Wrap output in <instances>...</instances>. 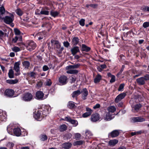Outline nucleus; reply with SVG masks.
<instances>
[{"instance_id":"9","label":"nucleus","mask_w":149,"mask_h":149,"mask_svg":"<svg viewBox=\"0 0 149 149\" xmlns=\"http://www.w3.org/2000/svg\"><path fill=\"white\" fill-rule=\"evenodd\" d=\"M126 95V94L125 93H123L119 94L116 97L115 100V102L118 103L121 100L123 99Z\"/></svg>"},{"instance_id":"39","label":"nucleus","mask_w":149,"mask_h":149,"mask_svg":"<svg viewBox=\"0 0 149 149\" xmlns=\"http://www.w3.org/2000/svg\"><path fill=\"white\" fill-rule=\"evenodd\" d=\"M59 14V13L57 11H53L52 10L50 12L51 15L53 17H55L57 16Z\"/></svg>"},{"instance_id":"15","label":"nucleus","mask_w":149,"mask_h":149,"mask_svg":"<svg viewBox=\"0 0 149 149\" xmlns=\"http://www.w3.org/2000/svg\"><path fill=\"white\" fill-rule=\"evenodd\" d=\"M119 134V130H115L109 134V137L111 136L112 137H115L118 136Z\"/></svg>"},{"instance_id":"13","label":"nucleus","mask_w":149,"mask_h":149,"mask_svg":"<svg viewBox=\"0 0 149 149\" xmlns=\"http://www.w3.org/2000/svg\"><path fill=\"white\" fill-rule=\"evenodd\" d=\"M6 111L0 110V121H4L6 119Z\"/></svg>"},{"instance_id":"57","label":"nucleus","mask_w":149,"mask_h":149,"mask_svg":"<svg viewBox=\"0 0 149 149\" xmlns=\"http://www.w3.org/2000/svg\"><path fill=\"white\" fill-rule=\"evenodd\" d=\"M143 26L145 28L149 27V22H144L143 24Z\"/></svg>"},{"instance_id":"60","label":"nucleus","mask_w":149,"mask_h":149,"mask_svg":"<svg viewBox=\"0 0 149 149\" xmlns=\"http://www.w3.org/2000/svg\"><path fill=\"white\" fill-rule=\"evenodd\" d=\"M142 77L145 79L144 80L145 81L149 80V74H146Z\"/></svg>"},{"instance_id":"19","label":"nucleus","mask_w":149,"mask_h":149,"mask_svg":"<svg viewBox=\"0 0 149 149\" xmlns=\"http://www.w3.org/2000/svg\"><path fill=\"white\" fill-rule=\"evenodd\" d=\"M81 92L82 94V98L84 100L86 99V97L88 95V91L87 89L85 88H83Z\"/></svg>"},{"instance_id":"16","label":"nucleus","mask_w":149,"mask_h":149,"mask_svg":"<svg viewBox=\"0 0 149 149\" xmlns=\"http://www.w3.org/2000/svg\"><path fill=\"white\" fill-rule=\"evenodd\" d=\"M144 78L141 77L136 79V81L138 84L139 85H143L145 84L146 81L144 80Z\"/></svg>"},{"instance_id":"6","label":"nucleus","mask_w":149,"mask_h":149,"mask_svg":"<svg viewBox=\"0 0 149 149\" xmlns=\"http://www.w3.org/2000/svg\"><path fill=\"white\" fill-rule=\"evenodd\" d=\"M40 111H38L33 115L34 118L38 121H40L42 119V116L41 115Z\"/></svg>"},{"instance_id":"64","label":"nucleus","mask_w":149,"mask_h":149,"mask_svg":"<svg viewBox=\"0 0 149 149\" xmlns=\"http://www.w3.org/2000/svg\"><path fill=\"white\" fill-rule=\"evenodd\" d=\"M81 136V134L79 133H76L75 135V138L77 139H78L80 138Z\"/></svg>"},{"instance_id":"23","label":"nucleus","mask_w":149,"mask_h":149,"mask_svg":"<svg viewBox=\"0 0 149 149\" xmlns=\"http://www.w3.org/2000/svg\"><path fill=\"white\" fill-rule=\"evenodd\" d=\"M141 107L140 104H137L133 107H132V111L134 112H137L138 111Z\"/></svg>"},{"instance_id":"40","label":"nucleus","mask_w":149,"mask_h":149,"mask_svg":"<svg viewBox=\"0 0 149 149\" xmlns=\"http://www.w3.org/2000/svg\"><path fill=\"white\" fill-rule=\"evenodd\" d=\"M8 75L9 77L10 78H13L14 77V72L12 69L9 70Z\"/></svg>"},{"instance_id":"3","label":"nucleus","mask_w":149,"mask_h":149,"mask_svg":"<svg viewBox=\"0 0 149 149\" xmlns=\"http://www.w3.org/2000/svg\"><path fill=\"white\" fill-rule=\"evenodd\" d=\"M22 99L25 102H30L33 100V96L31 93H27L24 94L23 96L22 97Z\"/></svg>"},{"instance_id":"31","label":"nucleus","mask_w":149,"mask_h":149,"mask_svg":"<svg viewBox=\"0 0 149 149\" xmlns=\"http://www.w3.org/2000/svg\"><path fill=\"white\" fill-rule=\"evenodd\" d=\"M72 44L74 45H77L79 42V39L78 37H74L72 39Z\"/></svg>"},{"instance_id":"5","label":"nucleus","mask_w":149,"mask_h":149,"mask_svg":"<svg viewBox=\"0 0 149 149\" xmlns=\"http://www.w3.org/2000/svg\"><path fill=\"white\" fill-rule=\"evenodd\" d=\"M20 61L16 62L14 65V70L17 72L15 73V75L18 76L20 74Z\"/></svg>"},{"instance_id":"17","label":"nucleus","mask_w":149,"mask_h":149,"mask_svg":"<svg viewBox=\"0 0 149 149\" xmlns=\"http://www.w3.org/2000/svg\"><path fill=\"white\" fill-rule=\"evenodd\" d=\"M72 146V144L70 142H66L62 144L61 147L63 149H69Z\"/></svg>"},{"instance_id":"63","label":"nucleus","mask_w":149,"mask_h":149,"mask_svg":"<svg viewBox=\"0 0 149 149\" xmlns=\"http://www.w3.org/2000/svg\"><path fill=\"white\" fill-rule=\"evenodd\" d=\"M49 25V24L48 22H45L44 23L42 26V27H47Z\"/></svg>"},{"instance_id":"12","label":"nucleus","mask_w":149,"mask_h":149,"mask_svg":"<svg viewBox=\"0 0 149 149\" xmlns=\"http://www.w3.org/2000/svg\"><path fill=\"white\" fill-rule=\"evenodd\" d=\"M100 119L99 114L96 113L93 114L91 118V120L94 122H95L98 120Z\"/></svg>"},{"instance_id":"44","label":"nucleus","mask_w":149,"mask_h":149,"mask_svg":"<svg viewBox=\"0 0 149 149\" xmlns=\"http://www.w3.org/2000/svg\"><path fill=\"white\" fill-rule=\"evenodd\" d=\"M83 143V141H78L74 142L73 143V145L74 146L77 145H82Z\"/></svg>"},{"instance_id":"35","label":"nucleus","mask_w":149,"mask_h":149,"mask_svg":"<svg viewBox=\"0 0 149 149\" xmlns=\"http://www.w3.org/2000/svg\"><path fill=\"white\" fill-rule=\"evenodd\" d=\"M85 134L86 139H90L93 136V134L91 132L88 130H86V131Z\"/></svg>"},{"instance_id":"59","label":"nucleus","mask_w":149,"mask_h":149,"mask_svg":"<svg viewBox=\"0 0 149 149\" xmlns=\"http://www.w3.org/2000/svg\"><path fill=\"white\" fill-rule=\"evenodd\" d=\"M63 45L66 47H68L70 45V43L67 41H64L63 42Z\"/></svg>"},{"instance_id":"46","label":"nucleus","mask_w":149,"mask_h":149,"mask_svg":"<svg viewBox=\"0 0 149 149\" xmlns=\"http://www.w3.org/2000/svg\"><path fill=\"white\" fill-rule=\"evenodd\" d=\"M17 14L19 16H21L23 14V12L20 9H17L16 10Z\"/></svg>"},{"instance_id":"2","label":"nucleus","mask_w":149,"mask_h":149,"mask_svg":"<svg viewBox=\"0 0 149 149\" xmlns=\"http://www.w3.org/2000/svg\"><path fill=\"white\" fill-rule=\"evenodd\" d=\"M36 46V43L32 40L28 41L27 42L26 48L29 51H32L34 49Z\"/></svg>"},{"instance_id":"53","label":"nucleus","mask_w":149,"mask_h":149,"mask_svg":"<svg viewBox=\"0 0 149 149\" xmlns=\"http://www.w3.org/2000/svg\"><path fill=\"white\" fill-rule=\"evenodd\" d=\"M76 80V77L74 76H72L70 78V82L74 83Z\"/></svg>"},{"instance_id":"28","label":"nucleus","mask_w":149,"mask_h":149,"mask_svg":"<svg viewBox=\"0 0 149 149\" xmlns=\"http://www.w3.org/2000/svg\"><path fill=\"white\" fill-rule=\"evenodd\" d=\"M5 12V10L3 6L0 7V19H3V16Z\"/></svg>"},{"instance_id":"37","label":"nucleus","mask_w":149,"mask_h":149,"mask_svg":"<svg viewBox=\"0 0 149 149\" xmlns=\"http://www.w3.org/2000/svg\"><path fill=\"white\" fill-rule=\"evenodd\" d=\"M68 106L70 109L73 108L75 106L74 103L72 101H70L68 102Z\"/></svg>"},{"instance_id":"42","label":"nucleus","mask_w":149,"mask_h":149,"mask_svg":"<svg viewBox=\"0 0 149 149\" xmlns=\"http://www.w3.org/2000/svg\"><path fill=\"white\" fill-rule=\"evenodd\" d=\"M66 126L64 124L60 126V129L61 132L65 131L67 129Z\"/></svg>"},{"instance_id":"36","label":"nucleus","mask_w":149,"mask_h":149,"mask_svg":"<svg viewBox=\"0 0 149 149\" xmlns=\"http://www.w3.org/2000/svg\"><path fill=\"white\" fill-rule=\"evenodd\" d=\"M18 82V80L17 79H10L8 80L7 82L10 84H14L17 83Z\"/></svg>"},{"instance_id":"33","label":"nucleus","mask_w":149,"mask_h":149,"mask_svg":"<svg viewBox=\"0 0 149 149\" xmlns=\"http://www.w3.org/2000/svg\"><path fill=\"white\" fill-rule=\"evenodd\" d=\"M81 93L80 91L79 90L74 91L72 93V97H76Z\"/></svg>"},{"instance_id":"21","label":"nucleus","mask_w":149,"mask_h":149,"mask_svg":"<svg viewBox=\"0 0 149 149\" xmlns=\"http://www.w3.org/2000/svg\"><path fill=\"white\" fill-rule=\"evenodd\" d=\"M72 54L73 55H74L77 53L80 52L79 47L77 46L73 47L71 49Z\"/></svg>"},{"instance_id":"38","label":"nucleus","mask_w":149,"mask_h":149,"mask_svg":"<svg viewBox=\"0 0 149 149\" xmlns=\"http://www.w3.org/2000/svg\"><path fill=\"white\" fill-rule=\"evenodd\" d=\"M52 45H56L57 46H60V45L58 41L52 40L51 41Z\"/></svg>"},{"instance_id":"30","label":"nucleus","mask_w":149,"mask_h":149,"mask_svg":"<svg viewBox=\"0 0 149 149\" xmlns=\"http://www.w3.org/2000/svg\"><path fill=\"white\" fill-rule=\"evenodd\" d=\"M80 64H77L74 65H70L67 66L66 68V69H75L78 68L80 66Z\"/></svg>"},{"instance_id":"52","label":"nucleus","mask_w":149,"mask_h":149,"mask_svg":"<svg viewBox=\"0 0 149 149\" xmlns=\"http://www.w3.org/2000/svg\"><path fill=\"white\" fill-rule=\"evenodd\" d=\"M125 86V84L124 83L121 84L118 88V91H122V90L123 89L124 86Z\"/></svg>"},{"instance_id":"29","label":"nucleus","mask_w":149,"mask_h":149,"mask_svg":"<svg viewBox=\"0 0 149 149\" xmlns=\"http://www.w3.org/2000/svg\"><path fill=\"white\" fill-rule=\"evenodd\" d=\"M73 69H66L68 70L66 72L67 73L70 74H77L78 72V71Z\"/></svg>"},{"instance_id":"62","label":"nucleus","mask_w":149,"mask_h":149,"mask_svg":"<svg viewBox=\"0 0 149 149\" xmlns=\"http://www.w3.org/2000/svg\"><path fill=\"white\" fill-rule=\"evenodd\" d=\"M42 85V81H40L38 82L36 84V86L38 88L41 87Z\"/></svg>"},{"instance_id":"1","label":"nucleus","mask_w":149,"mask_h":149,"mask_svg":"<svg viewBox=\"0 0 149 149\" xmlns=\"http://www.w3.org/2000/svg\"><path fill=\"white\" fill-rule=\"evenodd\" d=\"M14 15L11 13H10L8 15L6 16L3 18L4 22L7 24H10L12 23L14 20Z\"/></svg>"},{"instance_id":"11","label":"nucleus","mask_w":149,"mask_h":149,"mask_svg":"<svg viewBox=\"0 0 149 149\" xmlns=\"http://www.w3.org/2000/svg\"><path fill=\"white\" fill-rule=\"evenodd\" d=\"M115 117L114 114H112L109 113H107L104 117V119L107 121H109L113 119Z\"/></svg>"},{"instance_id":"4","label":"nucleus","mask_w":149,"mask_h":149,"mask_svg":"<svg viewBox=\"0 0 149 149\" xmlns=\"http://www.w3.org/2000/svg\"><path fill=\"white\" fill-rule=\"evenodd\" d=\"M44 93L40 91H38L36 93L35 98L38 100H43Z\"/></svg>"},{"instance_id":"50","label":"nucleus","mask_w":149,"mask_h":149,"mask_svg":"<svg viewBox=\"0 0 149 149\" xmlns=\"http://www.w3.org/2000/svg\"><path fill=\"white\" fill-rule=\"evenodd\" d=\"M45 84L47 86H50L52 84V81L50 79H47L45 82Z\"/></svg>"},{"instance_id":"45","label":"nucleus","mask_w":149,"mask_h":149,"mask_svg":"<svg viewBox=\"0 0 149 149\" xmlns=\"http://www.w3.org/2000/svg\"><path fill=\"white\" fill-rule=\"evenodd\" d=\"M29 75L33 79H35L36 76V73L33 72H30L29 73Z\"/></svg>"},{"instance_id":"27","label":"nucleus","mask_w":149,"mask_h":149,"mask_svg":"<svg viewBox=\"0 0 149 149\" xmlns=\"http://www.w3.org/2000/svg\"><path fill=\"white\" fill-rule=\"evenodd\" d=\"M91 50V48L83 44L82 45L81 51H85L88 52Z\"/></svg>"},{"instance_id":"43","label":"nucleus","mask_w":149,"mask_h":149,"mask_svg":"<svg viewBox=\"0 0 149 149\" xmlns=\"http://www.w3.org/2000/svg\"><path fill=\"white\" fill-rule=\"evenodd\" d=\"M143 74V70H140L138 71L137 74L134 76L133 77L134 78L138 77L142 75Z\"/></svg>"},{"instance_id":"7","label":"nucleus","mask_w":149,"mask_h":149,"mask_svg":"<svg viewBox=\"0 0 149 149\" xmlns=\"http://www.w3.org/2000/svg\"><path fill=\"white\" fill-rule=\"evenodd\" d=\"M64 120L68 121L70 123L74 125V127L76 126L78 124V122L77 120L72 119L70 117H66L64 119Z\"/></svg>"},{"instance_id":"8","label":"nucleus","mask_w":149,"mask_h":149,"mask_svg":"<svg viewBox=\"0 0 149 149\" xmlns=\"http://www.w3.org/2000/svg\"><path fill=\"white\" fill-rule=\"evenodd\" d=\"M67 77L66 76L63 75L61 76L59 78V81L60 83V85H63L66 84L67 82Z\"/></svg>"},{"instance_id":"14","label":"nucleus","mask_w":149,"mask_h":149,"mask_svg":"<svg viewBox=\"0 0 149 149\" xmlns=\"http://www.w3.org/2000/svg\"><path fill=\"white\" fill-rule=\"evenodd\" d=\"M86 110L87 112L83 114L82 116L84 118H86L90 116L92 112V110L89 108L86 107Z\"/></svg>"},{"instance_id":"10","label":"nucleus","mask_w":149,"mask_h":149,"mask_svg":"<svg viewBox=\"0 0 149 149\" xmlns=\"http://www.w3.org/2000/svg\"><path fill=\"white\" fill-rule=\"evenodd\" d=\"M14 92L13 90L11 89H8L5 91L4 94L8 97H11L13 96Z\"/></svg>"},{"instance_id":"58","label":"nucleus","mask_w":149,"mask_h":149,"mask_svg":"<svg viewBox=\"0 0 149 149\" xmlns=\"http://www.w3.org/2000/svg\"><path fill=\"white\" fill-rule=\"evenodd\" d=\"M111 79L110 81V82L111 83L114 82L116 81V77L114 75L112 76V77H111Z\"/></svg>"},{"instance_id":"24","label":"nucleus","mask_w":149,"mask_h":149,"mask_svg":"<svg viewBox=\"0 0 149 149\" xmlns=\"http://www.w3.org/2000/svg\"><path fill=\"white\" fill-rule=\"evenodd\" d=\"M23 66L24 68V69L26 70H28L30 66V63L28 61H24L22 62Z\"/></svg>"},{"instance_id":"54","label":"nucleus","mask_w":149,"mask_h":149,"mask_svg":"<svg viewBox=\"0 0 149 149\" xmlns=\"http://www.w3.org/2000/svg\"><path fill=\"white\" fill-rule=\"evenodd\" d=\"M47 139V137L46 135H42L40 137V140L42 141H45Z\"/></svg>"},{"instance_id":"25","label":"nucleus","mask_w":149,"mask_h":149,"mask_svg":"<svg viewBox=\"0 0 149 149\" xmlns=\"http://www.w3.org/2000/svg\"><path fill=\"white\" fill-rule=\"evenodd\" d=\"M118 142V141L117 139L111 140L109 142V145L110 146H113L116 144Z\"/></svg>"},{"instance_id":"48","label":"nucleus","mask_w":149,"mask_h":149,"mask_svg":"<svg viewBox=\"0 0 149 149\" xmlns=\"http://www.w3.org/2000/svg\"><path fill=\"white\" fill-rule=\"evenodd\" d=\"M15 34L16 35H19L21 32L20 30L17 28H15L14 29Z\"/></svg>"},{"instance_id":"32","label":"nucleus","mask_w":149,"mask_h":149,"mask_svg":"<svg viewBox=\"0 0 149 149\" xmlns=\"http://www.w3.org/2000/svg\"><path fill=\"white\" fill-rule=\"evenodd\" d=\"M44 110L42 112V115L46 116L49 113V107L48 106H44Z\"/></svg>"},{"instance_id":"61","label":"nucleus","mask_w":149,"mask_h":149,"mask_svg":"<svg viewBox=\"0 0 149 149\" xmlns=\"http://www.w3.org/2000/svg\"><path fill=\"white\" fill-rule=\"evenodd\" d=\"M18 41V36H15L13 38L12 41L13 43H15Z\"/></svg>"},{"instance_id":"20","label":"nucleus","mask_w":149,"mask_h":149,"mask_svg":"<svg viewBox=\"0 0 149 149\" xmlns=\"http://www.w3.org/2000/svg\"><path fill=\"white\" fill-rule=\"evenodd\" d=\"M132 120L133 122L136 123L138 122H142L145 121V120L144 118L138 117L132 118Z\"/></svg>"},{"instance_id":"18","label":"nucleus","mask_w":149,"mask_h":149,"mask_svg":"<svg viewBox=\"0 0 149 149\" xmlns=\"http://www.w3.org/2000/svg\"><path fill=\"white\" fill-rule=\"evenodd\" d=\"M13 134L16 136H19L21 134V131L19 128H14L13 130Z\"/></svg>"},{"instance_id":"34","label":"nucleus","mask_w":149,"mask_h":149,"mask_svg":"<svg viewBox=\"0 0 149 149\" xmlns=\"http://www.w3.org/2000/svg\"><path fill=\"white\" fill-rule=\"evenodd\" d=\"M108 112L111 113H113L116 110V108L114 106H110L108 109Z\"/></svg>"},{"instance_id":"55","label":"nucleus","mask_w":149,"mask_h":149,"mask_svg":"<svg viewBox=\"0 0 149 149\" xmlns=\"http://www.w3.org/2000/svg\"><path fill=\"white\" fill-rule=\"evenodd\" d=\"M14 144L11 142H9L7 144V146L10 148H11L13 147Z\"/></svg>"},{"instance_id":"22","label":"nucleus","mask_w":149,"mask_h":149,"mask_svg":"<svg viewBox=\"0 0 149 149\" xmlns=\"http://www.w3.org/2000/svg\"><path fill=\"white\" fill-rule=\"evenodd\" d=\"M45 34L44 32H40L37 34H35V37L38 38V40H40L42 39L45 37Z\"/></svg>"},{"instance_id":"47","label":"nucleus","mask_w":149,"mask_h":149,"mask_svg":"<svg viewBox=\"0 0 149 149\" xmlns=\"http://www.w3.org/2000/svg\"><path fill=\"white\" fill-rule=\"evenodd\" d=\"M40 14L41 15H48L49 14V12L47 10H43L41 11L40 13Z\"/></svg>"},{"instance_id":"56","label":"nucleus","mask_w":149,"mask_h":149,"mask_svg":"<svg viewBox=\"0 0 149 149\" xmlns=\"http://www.w3.org/2000/svg\"><path fill=\"white\" fill-rule=\"evenodd\" d=\"M3 33H6V34H5V36H6L9 33V29L7 28H4L3 29Z\"/></svg>"},{"instance_id":"51","label":"nucleus","mask_w":149,"mask_h":149,"mask_svg":"<svg viewBox=\"0 0 149 149\" xmlns=\"http://www.w3.org/2000/svg\"><path fill=\"white\" fill-rule=\"evenodd\" d=\"M85 20L84 19H81L79 21V23L80 25L82 26H84L85 25Z\"/></svg>"},{"instance_id":"49","label":"nucleus","mask_w":149,"mask_h":149,"mask_svg":"<svg viewBox=\"0 0 149 149\" xmlns=\"http://www.w3.org/2000/svg\"><path fill=\"white\" fill-rule=\"evenodd\" d=\"M12 49L13 51L15 52H18L20 50V49L19 47L16 46L13 48Z\"/></svg>"},{"instance_id":"41","label":"nucleus","mask_w":149,"mask_h":149,"mask_svg":"<svg viewBox=\"0 0 149 149\" xmlns=\"http://www.w3.org/2000/svg\"><path fill=\"white\" fill-rule=\"evenodd\" d=\"M11 125H9L7 127V129L8 133L10 134H12V128L11 127Z\"/></svg>"},{"instance_id":"26","label":"nucleus","mask_w":149,"mask_h":149,"mask_svg":"<svg viewBox=\"0 0 149 149\" xmlns=\"http://www.w3.org/2000/svg\"><path fill=\"white\" fill-rule=\"evenodd\" d=\"M102 78V76L99 74H97L94 79V82L95 84L99 82L101 80Z\"/></svg>"}]
</instances>
